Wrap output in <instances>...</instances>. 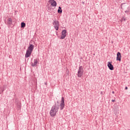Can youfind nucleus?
Here are the masks:
<instances>
[{
    "instance_id": "nucleus-14",
    "label": "nucleus",
    "mask_w": 130,
    "mask_h": 130,
    "mask_svg": "<svg viewBox=\"0 0 130 130\" xmlns=\"http://www.w3.org/2000/svg\"><path fill=\"white\" fill-rule=\"evenodd\" d=\"M26 26V24L24 22H21V24H20V27L24 28Z\"/></svg>"
},
{
    "instance_id": "nucleus-1",
    "label": "nucleus",
    "mask_w": 130,
    "mask_h": 130,
    "mask_svg": "<svg viewBox=\"0 0 130 130\" xmlns=\"http://www.w3.org/2000/svg\"><path fill=\"white\" fill-rule=\"evenodd\" d=\"M60 106V110H62L65 106L64 99L63 97H61V102L60 105L55 104L53 105L51 108L49 114L51 117H54L56 115V113L58 112Z\"/></svg>"
},
{
    "instance_id": "nucleus-15",
    "label": "nucleus",
    "mask_w": 130,
    "mask_h": 130,
    "mask_svg": "<svg viewBox=\"0 0 130 130\" xmlns=\"http://www.w3.org/2000/svg\"><path fill=\"white\" fill-rule=\"evenodd\" d=\"M125 4H126V3L122 4L121 5V9H123L125 8V6H124Z\"/></svg>"
},
{
    "instance_id": "nucleus-12",
    "label": "nucleus",
    "mask_w": 130,
    "mask_h": 130,
    "mask_svg": "<svg viewBox=\"0 0 130 130\" xmlns=\"http://www.w3.org/2000/svg\"><path fill=\"white\" fill-rule=\"evenodd\" d=\"M57 13L58 14H62V10L61 7H58V9L57 10Z\"/></svg>"
},
{
    "instance_id": "nucleus-7",
    "label": "nucleus",
    "mask_w": 130,
    "mask_h": 130,
    "mask_svg": "<svg viewBox=\"0 0 130 130\" xmlns=\"http://www.w3.org/2000/svg\"><path fill=\"white\" fill-rule=\"evenodd\" d=\"M49 3L51 4L52 7H55L57 6V3L54 0H49Z\"/></svg>"
},
{
    "instance_id": "nucleus-9",
    "label": "nucleus",
    "mask_w": 130,
    "mask_h": 130,
    "mask_svg": "<svg viewBox=\"0 0 130 130\" xmlns=\"http://www.w3.org/2000/svg\"><path fill=\"white\" fill-rule=\"evenodd\" d=\"M116 60L119 61H121V53L119 52H118L117 53Z\"/></svg>"
},
{
    "instance_id": "nucleus-22",
    "label": "nucleus",
    "mask_w": 130,
    "mask_h": 130,
    "mask_svg": "<svg viewBox=\"0 0 130 130\" xmlns=\"http://www.w3.org/2000/svg\"><path fill=\"white\" fill-rule=\"evenodd\" d=\"M57 104H59V103L58 101H57Z\"/></svg>"
},
{
    "instance_id": "nucleus-21",
    "label": "nucleus",
    "mask_w": 130,
    "mask_h": 130,
    "mask_svg": "<svg viewBox=\"0 0 130 130\" xmlns=\"http://www.w3.org/2000/svg\"><path fill=\"white\" fill-rule=\"evenodd\" d=\"M112 93H113V94H114V93H115V92H114V91H113L112 92Z\"/></svg>"
},
{
    "instance_id": "nucleus-13",
    "label": "nucleus",
    "mask_w": 130,
    "mask_h": 130,
    "mask_svg": "<svg viewBox=\"0 0 130 130\" xmlns=\"http://www.w3.org/2000/svg\"><path fill=\"white\" fill-rule=\"evenodd\" d=\"M7 89V85H3V89H1V90H0V94L2 93L4 90H5Z\"/></svg>"
},
{
    "instance_id": "nucleus-16",
    "label": "nucleus",
    "mask_w": 130,
    "mask_h": 130,
    "mask_svg": "<svg viewBox=\"0 0 130 130\" xmlns=\"http://www.w3.org/2000/svg\"><path fill=\"white\" fill-rule=\"evenodd\" d=\"M129 12V10H126L125 11V13L127 14H128Z\"/></svg>"
},
{
    "instance_id": "nucleus-10",
    "label": "nucleus",
    "mask_w": 130,
    "mask_h": 130,
    "mask_svg": "<svg viewBox=\"0 0 130 130\" xmlns=\"http://www.w3.org/2000/svg\"><path fill=\"white\" fill-rule=\"evenodd\" d=\"M38 63V59H34V63H31V66H32V67H35L37 66Z\"/></svg>"
},
{
    "instance_id": "nucleus-5",
    "label": "nucleus",
    "mask_w": 130,
    "mask_h": 130,
    "mask_svg": "<svg viewBox=\"0 0 130 130\" xmlns=\"http://www.w3.org/2000/svg\"><path fill=\"white\" fill-rule=\"evenodd\" d=\"M15 105H16V108H17V109L19 110L21 108V103L17 99L15 100Z\"/></svg>"
},
{
    "instance_id": "nucleus-3",
    "label": "nucleus",
    "mask_w": 130,
    "mask_h": 130,
    "mask_svg": "<svg viewBox=\"0 0 130 130\" xmlns=\"http://www.w3.org/2000/svg\"><path fill=\"white\" fill-rule=\"evenodd\" d=\"M84 74L83 68L82 66H79L78 72H77V76L79 78L82 77Z\"/></svg>"
},
{
    "instance_id": "nucleus-20",
    "label": "nucleus",
    "mask_w": 130,
    "mask_h": 130,
    "mask_svg": "<svg viewBox=\"0 0 130 130\" xmlns=\"http://www.w3.org/2000/svg\"><path fill=\"white\" fill-rule=\"evenodd\" d=\"M112 102H115V100H112Z\"/></svg>"
},
{
    "instance_id": "nucleus-17",
    "label": "nucleus",
    "mask_w": 130,
    "mask_h": 130,
    "mask_svg": "<svg viewBox=\"0 0 130 130\" xmlns=\"http://www.w3.org/2000/svg\"><path fill=\"white\" fill-rule=\"evenodd\" d=\"M122 20L125 21H126V19H125L124 17H123V18H122Z\"/></svg>"
},
{
    "instance_id": "nucleus-18",
    "label": "nucleus",
    "mask_w": 130,
    "mask_h": 130,
    "mask_svg": "<svg viewBox=\"0 0 130 130\" xmlns=\"http://www.w3.org/2000/svg\"><path fill=\"white\" fill-rule=\"evenodd\" d=\"M125 89H126V90L128 89V87L127 86H125Z\"/></svg>"
},
{
    "instance_id": "nucleus-19",
    "label": "nucleus",
    "mask_w": 130,
    "mask_h": 130,
    "mask_svg": "<svg viewBox=\"0 0 130 130\" xmlns=\"http://www.w3.org/2000/svg\"><path fill=\"white\" fill-rule=\"evenodd\" d=\"M44 84L46 85H47V82H45V83H44Z\"/></svg>"
},
{
    "instance_id": "nucleus-8",
    "label": "nucleus",
    "mask_w": 130,
    "mask_h": 130,
    "mask_svg": "<svg viewBox=\"0 0 130 130\" xmlns=\"http://www.w3.org/2000/svg\"><path fill=\"white\" fill-rule=\"evenodd\" d=\"M111 63L112 62H108L107 66L109 70H110L111 71H113L114 70V66L112 65Z\"/></svg>"
},
{
    "instance_id": "nucleus-11",
    "label": "nucleus",
    "mask_w": 130,
    "mask_h": 130,
    "mask_svg": "<svg viewBox=\"0 0 130 130\" xmlns=\"http://www.w3.org/2000/svg\"><path fill=\"white\" fill-rule=\"evenodd\" d=\"M12 22H13V20L11 18H8V19H7V23H5V24L10 25L12 24Z\"/></svg>"
},
{
    "instance_id": "nucleus-6",
    "label": "nucleus",
    "mask_w": 130,
    "mask_h": 130,
    "mask_svg": "<svg viewBox=\"0 0 130 130\" xmlns=\"http://www.w3.org/2000/svg\"><path fill=\"white\" fill-rule=\"evenodd\" d=\"M67 30H63L61 31V35L60 37V39H65L66 37L67 36Z\"/></svg>"
},
{
    "instance_id": "nucleus-2",
    "label": "nucleus",
    "mask_w": 130,
    "mask_h": 130,
    "mask_svg": "<svg viewBox=\"0 0 130 130\" xmlns=\"http://www.w3.org/2000/svg\"><path fill=\"white\" fill-rule=\"evenodd\" d=\"M34 47L35 46L34 45H29V47H27V50H26V53H25V58H28L31 55Z\"/></svg>"
},
{
    "instance_id": "nucleus-4",
    "label": "nucleus",
    "mask_w": 130,
    "mask_h": 130,
    "mask_svg": "<svg viewBox=\"0 0 130 130\" xmlns=\"http://www.w3.org/2000/svg\"><path fill=\"white\" fill-rule=\"evenodd\" d=\"M54 25V28L56 30H58L59 29V22L57 20H53V22L52 23Z\"/></svg>"
}]
</instances>
